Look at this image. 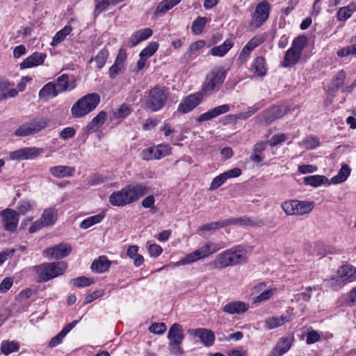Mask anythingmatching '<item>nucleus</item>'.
Masks as SVG:
<instances>
[{"label": "nucleus", "instance_id": "f257e3e1", "mask_svg": "<svg viewBox=\"0 0 356 356\" xmlns=\"http://www.w3.org/2000/svg\"><path fill=\"white\" fill-rule=\"evenodd\" d=\"M247 262L243 250L240 247L226 250L216 256L212 264L213 268L222 269Z\"/></svg>", "mask_w": 356, "mask_h": 356}, {"label": "nucleus", "instance_id": "f03ea898", "mask_svg": "<svg viewBox=\"0 0 356 356\" xmlns=\"http://www.w3.org/2000/svg\"><path fill=\"white\" fill-rule=\"evenodd\" d=\"M100 102L97 93L87 94L78 99L71 108V114L74 118H83L96 108Z\"/></svg>", "mask_w": 356, "mask_h": 356}, {"label": "nucleus", "instance_id": "7ed1b4c3", "mask_svg": "<svg viewBox=\"0 0 356 356\" xmlns=\"http://www.w3.org/2000/svg\"><path fill=\"white\" fill-rule=\"evenodd\" d=\"M147 94L145 105L146 108L152 112L162 109L169 98L168 89L164 86H156L151 88Z\"/></svg>", "mask_w": 356, "mask_h": 356}, {"label": "nucleus", "instance_id": "20e7f679", "mask_svg": "<svg viewBox=\"0 0 356 356\" xmlns=\"http://www.w3.org/2000/svg\"><path fill=\"white\" fill-rule=\"evenodd\" d=\"M67 268L65 261L44 263L33 267L38 275L39 282H46L54 277L63 275Z\"/></svg>", "mask_w": 356, "mask_h": 356}, {"label": "nucleus", "instance_id": "39448f33", "mask_svg": "<svg viewBox=\"0 0 356 356\" xmlns=\"http://www.w3.org/2000/svg\"><path fill=\"white\" fill-rule=\"evenodd\" d=\"M227 72L223 67L213 68L206 76L202 92L210 95L218 92L226 78Z\"/></svg>", "mask_w": 356, "mask_h": 356}, {"label": "nucleus", "instance_id": "423d86ee", "mask_svg": "<svg viewBox=\"0 0 356 356\" xmlns=\"http://www.w3.org/2000/svg\"><path fill=\"white\" fill-rule=\"evenodd\" d=\"M356 278V268L350 264H345L341 266L337 273L336 276L330 279L325 280L326 285L334 287L341 286L345 281H353Z\"/></svg>", "mask_w": 356, "mask_h": 356}, {"label": "nucleus", "instance_id": "0eeeda50", "mask_svg": "<svg viewBox=\"0 0 356 356\" xmlns=\"http://www.w3.org/2000/svg\"><path fill=\"white\" fill-rule=\"evenodd\" d=\"M49 120L47 118H36L19 126L15 131L17 136H27L36 134L44 129Z\"/></svg>", "mask_w": 356, "mask_h": 356}, {"label": "nucleus", "instance_id": "6e6552de", "mask_svg": "<svg viewBox=\"0 0 356 356\" xmlns=\"http://www.w3.org/2000/svg\"><path fill=\"white\" fill-rule=\"evenodd\" d=\"M270 6L267 1H263L259 3L252 14V19L250 22V26L257 29L263 25L268 19L270 15Z\"/></svg>", "mask_w": 356, "mask_h": 356}, {"label": "nucleus", "instance_id": "1a4fd4ad", "mask_svg": "<svg viewBox=\"0 0 356 356\" xmlns=\"http://www.w3.org/2000/svg\"><path fill=\"white\" fill-rule=\"evenodd\" d=\"M126 201L128 204L138 200L147 193V188L143 184H133L122 188Z\"/></svg>", "mask_w": 356, "mask_h": 356}, {"label": "nucleus", "instance_id": "9d476101", "mask_svg": "<svg viewBox=\"0 0 356 356\" xmlns=\"http://www.w3.org/2000/svg\"><path fill=\"white\" fill-rule=\"evenodd\" d=\"M1 223L3 229L8 232H15L17 227L18 213L12 209H6L0 212Z\"/></svg>", "mask_w": 356, "mask_h": 356}, {"label": "nucleus", "instance_id": "9b49d317", "mask_svg": "<svg viewBox=\"0 0 356 356\" xmlns=\"http://www.w3.org/2000/svg\"><path fill=\"white\" fill-rule=\"evenodd\" d=\"M72 250V248L67 243H59L51 248L45 249L43 254L50 259H61L68 256Z\"/></svg>", "mask_w": 356, "mask_h": 356}, {"label": "nucleus", "instance_id": "f8f14e48", "mask_svg": "<svg viewBox=\"0 0 356 356\" xmlns=\"http://www.w3.org/2000/svg\"><path fill=\"white\" fill-rule=\"evenodd\" d=\"M202 97V93L200 92L188 95L182 99L178 106L177 111L183 114L191 112L200 104Z\"/></svg>", "mask_w": 356, "mask_h": 356}, {"label": "nucleus", "instance_id": "ddd939ff", "mask_svg": "<svg viewBox=\"0 0 356 356\" xmlns=\"http://www.w3.org/2000/svg\"><path fill=\"white\" fill-rule=\"evenodd\" d=\"M169 145H160L143 151V158L145 160L161 159L171 153Z\"/></svg>", "mask_w": 356, "mask_h": 356}, {"label": "nucleus", "instance_id": "4468645a", "mask_svg": "<svg viewBox=\"0 0 356 356\" xmlns=\"http://www.w3.org/2000/svg\"><path fill=\"white\" fill-rule=\"evenodd\" d=\"M42 149L37 147H24L10 152L12 160H26L33 159L39 156Z\"/></svg>", "mask_w": 356, "mask_h": 356}, {"label": "nucleus", "instance_id": "2eb2a0df", "mask_svg": "<svg viewBox=\"0 0 356 356\" xmlns=\"http://www.w3.org/2000/svg\"><path fill=\"white\" fill-rule=\"evenodd\" d=\"M190 334L198 337L205 346H211L214 343L215 335L213 331L205 328L190 329Z\"/></svg>", "mask_w": 356, "mask_h": 356}, {"label": "nucleus", "instance_id": "dca6fc26", "mask_svg": "<svg viewBox=\"0 0 356 356\" xmlns=\"http://www.w3.org/2000/svg\"><path fill=\"white\" fill-rule=\"evenodd\" d=\"M227 225H239L250 227H262L266 225L264 220L260 218H252L247 216L226 219Z\"/></svg>", "mask_w": 356, "mask_h": 356}, {"label": "nucleus", "instance_id": "f3484780", "mask_svg": "<svg viewBox=\"0 0 356 356\" xmlns=\"http://www.w3.org/2000/svg\"><path fill=\"white\" fill-rule=\"evenodd\" d=\"M289 108L286 106H274L263 112V115L267 122H271L277 119L284 117Z\"/></svg>", "mask_w": 356, "mask_h": 356}, {"label": "nucleus", "instance_id": "a211bd4d", "mask_svg": "<svg viewBox=\"0 0 356 356\" xmlns=\"http://www.w3.org/2000/svg\"><path fill=\"white\" fill-rule=\"evenodd\" d=\"M153 32L150 28H145L134 32L127 41V46L133 47L138 44L140 42L149 38Z\"/></svg>", "mask_w": 356, "mask_h": 356}, {"label": "nucleus", "instance_id": "6ab92c4d", "mask_svg": "<svg viewBox=\"0 0 356 356\" xmlns=\"http://www.w3.org/2000/svg\"><path fill=\"white\" fill-rule=\"evenodd\" d=\"M230 111V106L228 104H222L210 109L207 112L201 114L197 119L198 122L210 120L222 114L226 113Z\"/></svg>", "mask_w": 356, "mask_h": 356}, {"label": "nucleus", "instance_id": "aec40b11", "mask_svg": "<svg viewBox=\"0 0 356 356\" xmlns=\"http://www.w3.org/2000/svg\"><path fill=\"white\" fill-rule=\"evenodd\" d=\"M46 57L47 55L44 53L35 52L20 63V68L23 70L40 65L44 63Z\"/></svg>", "mask_w": 356, "mask_h": 356}, {"label": "nucleus", "instance_id": "412c9836", "mask_svg": "<svg viewBox=\"0 0 356 356\" xmlns=\"http://www.w3.org/2000/svg\"><path fill=\"white\" fill-rule=\"evenodd\" d=\"M249 309L248 304L242 301H232L222 307V312L229 314H243Z\"/></svg>", "mask_w": 356, "mask_h": 356}, {"label": "nucleus", "instance_id": "4be33fe9", "mask_svg": "<svg viewBox=\"0 0 356 356\" xmlns=\"http://www.w3.org/2000/svg\"><path fill=\"white\" fill-rule=\"evenodd\" d=\"M106 118V112L100 111L84 128V131L87 134L96 131L105 122Z\"/></svg>", "mask_w": 356, "mask_h": 356}, {"label": "nucleus", "instance_id": "5701e85b", "mask_svg": "<svg viewBox=\"0 0 356 356\" xmlns=\"http://www.w3.org/2000/svg\"><path fill=\"white\" fill-rule=\"evenodd\" d=\"M49 172L56 178L72 177L75 172L74 168L67 165H57L49 168Z\"/></svg>", "mask_w": 356, "mask_h": 356}, {"label": "nucleus", "instance_id": "b1692460", "mask_svg": "<svg viewBox=\"0 0 356 356\" xmlns=\"http://www.w3.org/2000/svg\"><path fill=\"white\" fill-rule=\"evenodd\" d=\"M225 245L221 246L219 243L209 242L199 249L196 250L200 259H203L216 252Z\"/></svg>", "mask_w": 356, "mask_h": 356}, {"label": "nucleus", "instance_id": "393cba45", "mask_svg": "<svg viewBox=\"0 0 356 356\" xmlns=\"http://www.w3.org/2000/svg\"><path fill=\"white\" fill-rule=\"evenodd\" d=\"M13 83L8 81H0V101L7 98L15 97L17 95L18 92L16 89L13 88Z\"/></svg>", "mask_w": 356, "mask_h": 356}, {"label": "nucleus", "instance_id": "a878e982", "mask_svg": "<svg viewBox=\"0 0 356 356\" xmlns=\"http://www.w3.org/2000/svg\"><path fill=\"white\" fill-rule=\"evenodd\" d=\"M291 339L287 337H283L277 343L276 346L272 350L271 356H282L289 350L291 346Z\"/></svg>", "mask_w": 356, "mask_h": 356}, {"label": "nucleus", "instance_id": "bb28decb", "mask_svg": "<svg viewBox=\"0 0 356 356\" xmlns=\"http://www.w3.org/2000/svg\"><path fill=\"white\" fill-rule=\"evenodd\" d=\"M111 261L106 256H100L95 260L91 265V270L94 273H102L108 270Z\"/></svg>", "mask_w": 356, "mask_h": 356}, {"label": "nucleus", "instance_id": "cd10ccee", "mask_svg": "<svg viewBox=\"0 0 356 356\" xmlns=\"http://www.w3.org/2000/svg\"><path fill=\"white\" fill-rule=\"evenodd\" d=\"M301 57L300 53L293 49L291 47L286 51L284 57L282 66L285 67H291L295 65Z\"/></svg>", "mask_w": 356, "mask_h": 356}, {"label": "nucleus", "instance_id": "c85d7f7f", "mask_svg": "<svg viewBox=\"0 0 356 356\" xmlns=\"http://www.w3.org/2000/svg\"><path fill=\"white\" fill-rule=\"evenodd\" d=\"M169 341H183L184 333L183 327L178 323H174L168 333Z\"/></svg>", "mask_w": 356, "mask_h": 356}, {"label": "nucleus", "instance_id": "c756f323", "mask_svg": "<svg viewBox=\"0 0 356 356\" xmlns=\"http://www.w3.org/2000/svg\"><path fill=\"white\" fill-rule=\"evenodd\" d=\"M58 95L56 84L49 82L45 84L39 92L40 99H48L50 97H55Z\"/></svg>", "mask_w": 356, "mask_h": 356}, {"label": "nucleus", "instance_id": "7c9ffc66", "mask_svg": "<svg viewBox=\"0 0 356 356\" xmlns=\"http://www.w3.org/2000/svg\"><path fill=\"white\" fill-rule=\"evenodd\" d=\"M266 147V143L260 141L257 143L253 147L252 154L250 156V160L254 163L261 162L264 156L263 152Z\"/></svg>", "mask_w": 356, "mask_h": 356}, {"label": "nucleus", "instance_id": "2f4dec72", "mask_svg": "<svg viewBox=\"0 0 356 356\" xmlns=\"http://www.w3.org/2000/svg\"><path fill=\"white\" fill-rule=\"evenodd\" d=\"M356 11V3H350L346 6L341 7L337 12V19L339 21H346Z\"/></svg>", "mask_w": 356, "mask_h": 356}, {"label": "nucleus", "instance_id": "473e14b6", "mask_svg": "<svg viewBox=\"0 0 356 356\" xmlns=\"http://www.w3.org/2000/svg\"><path fill=\"white\" fill-rule=\"evenodd\" d=\"M181 0H163L160 2L154 13L155 15H161L167 13L175 6L177 5Z\"/></svg>", "mask_w": 356, "mask_h": 356}, {"label": "nucleus", "instance_id": "72a5a7b5", "mask_svg": "<svg viewBox=\"0 0 356 356\" xmlns=\"http://www.w3.org/2000/svg\"><path fill=\"white\" fill-rule=\"evenodd\" d=\"M303 182L306 185L318 187L323 184L328 183V179L324 175H309L303 178Z\"/></svg>", "mask_w": 356, "mask_h": 356}, {"label": "nucleus", "instance_id": "f704fd0d", "mask_svg": "<svg viewBox=\"0 0 356 356\" xmlns=\"http://www.w3.org/2000/svg\"><path fill=\"white\" fill-rule=\"evenodd\" d=\"M350 171L351 170L348 165H343L338 174L334 176L328 184H337L343 182L349 177Z\"/></svg>", "mask_w": 356, "mask_h": 356}, {"label": "nucleus", "instance_id": "c9c22d12", "mask_svg": "<svg viewBox=\"0 0 356 356\" xmlns=\"http://www.w3.org/2000/svg\"><path fill=\"white\" fill-rule=\"evenodd\" d=\"M233 42L230 40H226L223 44L213 47L211 49V54L213 56H223L232 47Z\"/></svg>", "mask_w": 356, "mask_h": 356}, {"label": "nucleus", "instance_id": "e433bc0d", "mask_svg": "<svg viewBox=\"0 0 356 356\" xmlns=\"http://www.w3.org/2000/svg\"><path fill=\"white\" fill-rule=\"evenodd\" d=\"M296 202V215L303 216L310 213L314 207V202L298 201Z\"/></svg>", "mask_w": 356, "mask_h": 356}, {"label": "nucleus", "instance_id": "4c0bfd02", "mask_svg": "<svg viewBox=\"0 0 356 356\" xmlns=\"http://www.w3.org/2000/svg\"><path fill=\"white\" fill-rule=\"evenodd\" d=\"M346 78V72L341 70L337 74L336 78L332 81L330 86L328 87L330 94H334L337 90L341 88Z\"/></svg>", "mask_w": 356, "mask_h": 356}, {"label": "nucleus", "instance_id": "58836bf2", "mask_svg": "<svg viewBox=\"0 0 356 356\" xmlns=\"http://www.w3.org/2000/svg\"><path fill=\"white\" fill-rule=\"evenodd\" d=\"M138 248L137 245H129L127 248V256L134 260L136 266H140L143 264V257L138 253Z\"/></svg>", "mask_w": 356, "mask_h": 356}, {"label": "nucleus", "instance_id": "ea45409f", "mask_svg": "<svg viewBox=\"0 0 356 356\" xmlns=\"http://www.w3.org/2000/svg\"><path fill=\"white\" fill-rule=\"evenodd\" d=\"M110 203L116 207H122L127 204L123 190L113 192L109 196Z\"/></svg>", "mask_w": 356, "mask_h": 356}, {"label": "nucleus", "instance_id": "a19ab883", "mask_svg": "<svg viewBox=\"0 0 356 356\" xmlns=\"http://www.w3.org/2000/svg\"><path fill=\"white\" fill-rule=\"evenodd\" d=\"M287 321H289L287 316L270 317L264 321L265 328L266 330H271L282 325Z\"/></svg>", "mask_w": 356, "mask_h": 356}, {"label": "nucleus", "instance_id": "79ce46f5", "mask_svg": "<svg viewBox=\"0 0 356 356\" xmlns=\"http://www.w3.org/2000/svg\"><path fill=\"white\" fill-rule=\"evenodd\" d=\"M276 293L275 288H270L264 292L260 293L259 295L252 297V304L257 305L260 302H266L272 298Z\"/></svg>", "mask_w": 356, "mask_h": 356}, {"label": "nucleus", "instance_id": "37998d69", "mask_svg": "<svg viewBox=\"0 0 356 356\" xmlns=\"http://www.w3.org/2000/svg\"><path fill=\"white\" fill-rule=\"evenodd\" d=\"M252 70L259 76L266 74L265 60L264 57L258 56L252 64Z\"/></svg>", "mask_w": 356, "mask_h": 356}, {"label": "nucleus", "instance_id": "c03bdc74", "mask_svg": "<svg viewBox=\"0 0 356 356\" xmlns=\"http://www.w3.org/2000/svg\"><path fill=\"white\" fill-rule=\"evenodd\" d=\"M105 217L104 212H102L99 214L90 216L83 220L80 223V227L82 229H88L90 227L100 222Z\"/></svg>", "mask_w": 356, "mask_h": 356}, {"label": "nucleus", "instance_id": "a18cd8bd", "mask_svg": "<svg viewBox=\"0 0 356 356\" xmlns=\"http://www.w3.org/2000/svg\"><path fill=\"white\" fill-rule=\"evenodd\" d=\"M72 30V28L70 26H65L63 29L58 31L54 36L51 45L54 47L63 42L66 36L71 33Z\"/></svg>", "mask_w": 356, "mask_h": 356}, {"label": "nucleus", "instance_id": "49530a36", "mask_svg": "<svg viewBox=\"0 0 356 356\" xmlns=\"http://www.w3.org/2000/svg\"><path fill=\"white\" fill-rule=\"evenodd\" d=\"M40 220L45 227L54 225L56 220V211L51 209L44 210Z\"/></svg>", "mask_w": 356, "mask_h": 356}, {"label": "nucleus", "instance_id": "de8ad7c7", "mask_svg": "<svg viewBox=\"0 0 356 356\" xmlns=\"http://www.w3.org/2000/svg\"><path fill=\"white\" fill-rule=\"evenodd\" d=\"M19 349V344L13 341H3L1 343V350L5 355H8L12 353L17 352Z\"/></svg>", "mask_w": 356, "mask_h": 356}, {"label": "nucleus", "instance_id": "09e8293b", "mask_svg": "<svg viewBox=\"0 0 356 356\" xmlns=\"http://www.w3.org/2000/svg\"><path fill=\"white\" fill-rule=\"evenodd\" d=\"M261 43V40L259 38H252L243 48L240 56L248 57L250 52L257 46Z\"/></svg>", "mask_w": 356, "mask_h": 356}, {"label": "nucleus", "instance_id": "8fccbe9b", "mask_svg": "<svg viewBox=\"0 0 356 356\" xmlns=\"http://www.w3.org/2000/svg\"><path fill=\"white\" fill-rule=\"evenodd\" d=\"M108 51L106 49H103L99 51L95 58H91L90 62H92L93 60L96 63V65L97 68H102L108 59Z\"/></svg>", "mask_w": 356, "mask_h": 356}, {"label": "nucleus", "instance_id": "3c124183", "mask_svg": "<svg viewBox=\"0 0 356 356\" xmlns=\"http://www.w3.org/2000/svg\"><path fill=\"white\" fill-rule=\"evenodd\" d=\"M307 45V38L303 35L296 38L293 42L291 48L302 54L304 48Z\"/></svg>", "mask_w": 356, "mask_h": 356}, {"label": "nucleus", "instance_id": "603ef678", "mask_svg": "<svg viewBox=\"0 0 356 356\" xmlns=\"http://www.w3.org/2000/svg\"><path fill=\"white\" fill-rule=\"evenodd\" d=\"M200 257L196 250L191 253L186 254L184 258L181 259L179 261L175 264V266H179L181 265H188L194 263L200 260Z\"/></svg>", "mask_w": 356, "mask_h": 356}, {"label": "nucleus", "instance_id": "864d4df0", "mask_svg": "<svg viewBox=\"0 0 356 356\" xmlns=\"http://www.w3.org/2000/svg\"><path fill=\"white\" fill-rule=\"evenodd\" d=\"M227 226L225 220H219L218 222H213L211 223L205 224L198 228L200 231H215L220 228Z\"/></svg>", "mask_w": 356, "mask_h": 356}, {"label": "nucleus", "instance_id": "5fc2aeb1", "mask_svg": "<svg viewBox=\"0 0 356 356\" xmlns=\"http://www.w3.org/2000/svg\"><path fill=\"white\" fill-rule=\"evenodd\" d=\"M159 44L156 42H150L145 48H144L140 53L139 56L143 57L146 59L151 57L157 51Z\"/></svg>", "mask_w": 356, "mask_h": 356}, {"label": "nucleus", "instance_id": "6e6d98bb", "mask_svg": "<svg viewBox=\"0 0 356 356\" xmlns=\"http://www.w3.org/2000/svg\"><path fill=\"white\" fill-rule=\"evenodd\" d=\"M300 145L305 149H312L319 145V140L317 137L309 136L306 137Z\"/></svg>", "mask_w": 356, "mask_h": 356}, {"label": "nucleus", "instance_id": "4d7b16f0", "mask_svg": "<svg viewBox=\"0 0 356 356\" xmlns=\"http://www.w3.org/2000/svg\"><path fill=\"white\" fill-rule=\"evenodd\" d=\"M207 22V19L206 17H198L192 24V31L195 34H200L202 32Z\"/></svg>", "mask_w": 356, "mask_h": 356}, {"label": "nucleus", "instance_id": "13d9d810", "mask_svg": "<svg viewBox=\"0 0 356 356\" xmlns=\"http://www.w3.org/2000/svg\"><path fill=\"white\" fill-rule=\"evenodd\" d=\"M296 200L285 201L282 204V209L287 216L296 215Z\"/></svg>", "mask_w": 356, "mask_h": 356}, {"label": "nucleus", "instance_id": "bf43d9fd", "mask_svg": "<svg viewBox=\"0 0 356 356\" xmlns=\"http://www.w3.org/2000/svg\"><path fill=\"white\" fill-rule=\"evenodd\" d=\"M258 109H259V108H257V107L250 108L248 109V111L246 112L240 113L236 115H229L227 116V118L229 119H233L234 120H245V119L250 118V116H252L254 113H255Z\"/></svg>", "mask_w": 356, "mask_h": 356}, {"label": "nucleus", "instance_id": "052dcab7", "mask_svg": "<svg viewBox=\"0 0 356 356\" xmlns=\"http://www.w3.org/2000/svg\"><path fill=\"white\" fill-rule=\"evenodd\" d=\"M110 5H111L110 0H95V16L106 10Z\"/></svg>", "mask_w": 356, "mask_h": 356}, {"label": "nucleus", "instance_id": "680f3d73", "mask_svg": "<svg viewBox=\"0 0 356 356\" xmlns=\"http://www.w3.org/2000/svg\"><path fill=\"white\" fill-rule=\"evenodd\" d=\"M57 90L59 92L66 91L69 88L68 85V76L66 74H62L57 79V83L56 84Z\"/></svg>", "mask_w": 356, "mask_h": 356}, {"label": "nucleus", "instance_id": "e2e57ef3", "mask_svg": "<svg viewBox=\"0 0 356 356\" xmlns=\"http://www.w3.org/2000/svg\"><path fill=\"white\" fill-rule=\"evenodd\" d=\"M182 341H170L169 350L170 353L175 356H181L184 354V350L181 347Z\"/></svg>", "mask_w": 356, "mask_h": 356}, {"label": "nucleus", "instance_id": "0e129e2a", "mask_svg": "<svg viewBox=\"0 0 356 356\" xmlns=\"http://www.w3.org/2000/svg\"><path fill=\"white\" fill-rule=\"evenodd\" d=\"M70 282L76 287H85L90 286L93 282L86 277L81 276L71 280Z\"/></svg>", "mask_w": 356, "mask_h": 356}, {"label": "nucleus", "instance_id": "69168bd1", "mask_svg": "<svg viewBox=\"0 0 356 356\" xmlns=\"http://www.w3.org/2000/svg\"><path fill=\"white\" fill-rule=\"evenodd\" d=\"M108 178L106 176H103L102 175L99 174H94L92 176H91L88 181V184L89 186H97L99 184H101L104 183V181H107Z\"/></svg>", "mask_w": 356, "mask_h": 356}, {"label": "nucleus", "instance_id": "338daca9", "mask_svg": "<svg viewBox=\"0 0 356 356\" xmlns=\"http://www.w3.org/2000/svg\"><path fill=\"white\" fill-rule=\"evenodd\" d=\"M131 108L125 104H122L114 113L116 118H125L131 113Z\"/></svg>", "mask_w": 356, "mask_h": 356}, {"label": "nucleus", "instance_id": "774afa93", "mask_svg": "<svg viewBox=\"0 0 356 356\" xmlns=\"http://www.w3.org/2000/svg\"><path fill=\"white\" fill-rule=\"evenodd\" d=\"M167 329L166 325L163 323H156L152 324L149 330L150 332L157 334H163L165 332Z\"/></svg>", "mask_w": 356, "mask_h": 356}]
</instances>
